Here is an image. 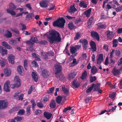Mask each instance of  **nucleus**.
<instances>
[{"label":"nucleus","mask_w":122,"mask_h":122,"mask_svg":"<svg viewBox=\"0 0 122 122\" xmlns=\"http://www.w3.org/2000/svg\"><path fill=\"white\" fill-rule=\"evenodd\" d=\"M44 36L47 37L48 40L51 44L55 43L56 42H59L61 40L60 33L54 30H49V35L46 34Z\"/></svg>","instance_id":"nucleus-1"},{"label":"nucleus","mask_w":122,"mask_h":122,"mask_svg":"<svg viewBox=\"0 0 122 122\" xmlns=\"http://www.w3.org/2000/svg\"><path fill=\"white\" fill-rule=\"evenodd\" d=\"M66 21L63 18H59L53 22V26H57L60 28L64 27Z\"/></svg>","instance_id":"nucleus-2"},{"label":"nucleus","mask_w":122,"mask_h":122,"mask_svg":"<svg viewBox=\"0 0 122 122\" xmlns=\"http://www.w3.org/2000/svg\"><path fill=\"white\" fill-rule=\"evenodd\" d=\"M62 67L61 65L59 63L55 64L53 70L55 74L59 73L62 70Z\"/></svg>","instance_id":"nucleus-3"},{"label":"nucleus","mask_w":122,"mask_h":122,"mask_svg":"<svg viewBox=\"0 0 122 122\" xmlns=\"http://www.w3.org/2000/svg\"><path fill=\"white\" fill-rule=\"evenodd\" d=\"M8 105V102L6 100H0V109H5Z\"/></svg>","instance_id":"nucleus-4"},{"label":"nucleus","mask_w":122,"mask_h":122,"mask_svg":"<svg viewBox=\"0 0 122 122\" xmlns=\"http://www.w3.org/2000/svg\"><path fill=\"white\" fill-rule=\"evenodd\" d=\"M79 42L82 43V46L83 47V50H86L87 48L88 42L87 40L85 39H81L79 40Z\"/></svg>","instance_id":"nucleus-5"},{"label":"nucleus","mask_w":122,"mask_h":122,"mask_svg":"<svg viewBox=\"0 0 122 122\" xmlns=\"http://www.w3.org/2000/svg\"><path fill=\"white\" fill-rule=\"evenodd\" d=\"M37 40V39L36 37L33 36L31 37L30 41H25V42L29 45H31L32 46H33L34 43H36Z\"/></svg>","instance_id":"nucleus-6"},{"label":"nucleus","mask_w":122,"mask_h":122,"mask_svg":"<svg viewBox=\"0 0 122 122\" xmlns=\"http://www.w3.org/2000/svg\"><path fill=\"white\" fill-rule=\"evenodd\" d=\"M91 36L94 38H95L97 41H99L100 40L99 36L97 32L94 31H92L91 32Z\"/></svg>","instance_id":"nucleus-7"},{"label":"nucleus","mask_w":122,"mask_h":122,"mask_svg":"<svg viewBox=\"0 0 122 122\" xmlns=\"http://www.w3.org/2000/svg\"><path fill=\"white\" fill-rule=\"evenodd\" d=\"M42 75L45 78L48 77L50 74V72L46 69H44L42 71Z\"/></svg>","instance_id":"nucleus-8"},{"label":"nucleus","mask_w":122,"mask_h":122,"mask_svg":"<svg viewBox=\"0 0 122 122\" xmlns=\"http://www.w3.org/2000/svg\"><path fill=\"white\" fill-rule=\"evenodd\" d=\"M10 83V81H8L5 82L4 84V91L6 92H8L10 91V88L9 86Z\"/></svg>","instance_id":"nucleus-9"},{"label":"nucleus","mask_w":122,"mask_h":122,"mask_svg":"<svg viewBox=\"0 0 122 122\" xmlns=\"http://www.w3.org/2000/svg\"><path fill=\"white\" fill-rule=\"evenodd\" d=\"M77 11V9L75 7L74 5H71L70 8L68 9V13H70L71 14H73L75 12Z\"/></svg>","instance_id":"nucleus-10"},{"label":"nucleus","mask_w":122,"mask_h":122,"mask_svg":"<svg viewBox=\"0 0 122 122\" xmlns=\"http://www.w3.org/2000/svg\"><path fill=\"white\" fill-rule=\"evenodd\" d=\"M8 60L9 63L13 64L14 63V60L15 57L12 54H10L9 55L8 57Z\"/></svg>","instance_id":"nucleus-11"},{"label":"nucleus","mask_w":122,"mask_h":122,"mask_svg":"<svg viewBox=\"0 0 122 122\" xmlns=\"http://www.w3.org/2000/svg\"><path fill=\"white\" fill-rule=\"evenodd\" d=\"M55 75L57 79L59 80H62L65 79V76L62 73H56Z\"/></svg>","instance_id":"nucleus-12"},{"label":"nucleus","mask_w":122,"mask_h":122,"mask_svg":"<svg viewBox=\"0 0 122 122\" xmlns=\"http://www.w3.org/2000/svg\"><path fill=\"white\" fill-rule=\"evenodd\" d=\"M103 55L102 54H99L97 60V64L100 65L101 63L103 61Z\"/></svg>","instance_id":"nucleus-13"},{"label":"nucleus","mask_w":122,"mask_h":122,"mask_svg":"<svg viewBox=\"0 0 122 122\" xmlns=\"http://www.w3.org/2000/svg\"><path fill=\"white\" fill-rule=\"evenodd\" d=\"M91 46L92 49V52H94L96 51V43L93 41H92L90 42Z\"/></svg>","instance_id":"nucleus-14"},{"label":"nucleus","mask_w":122,"mask_h":122,"mask_svg":"<svg viewBox=\"0 0 122 122\" xmlns=\"http://www.w3.org/2000/svg\"><path fill=\"white\" fill-rule=\"evenodd\" d=\"M17 70L18 73L21 76H23L24 74V70L23 67L21 66H19L17 67Z\"/></svg>","instance_id":"nucleus-15"},{"label":"nucleus","mask_w":122,"mask_h":122,"mask_svg":"<svg viewBox=\"0 0 122 122\" xmlns=\"http://www.w3.org/2000/svg\"><path fill=\"white\" fill-rule=\"evenodd\" d=\"M41 7L43 8H46L48 7V4L47 3L46 1L45 0H42L39 3Z\"/></svg>","instance_id":"nucleus-16"},{"label":"nucleus","mask_w":122,"mask_h":122,"mask_svg":"<svg viewBox=\"0 0 122 122\" xmlns=\"http://www.w3.org/2000/svg\"><path fill=\"white\" fill-rule=\"evenodd\" d=\"M77 75V73L75 72H71L68 75V79L69 80L72 79L75 77Z\"/></svg>","instance_id":"nucleus-17"},{"label":"nucleus","mask_w":122,"mask_h":122,"mask_svg":"<svg viewBox=\"0 0 122 122\" xmlns=\"http://www.w3.org/2000/svg\"><path fill=\"white\" fill-rule=\"evenodd\" d=\"M14 81L15 83L18 85L19 86H20L21 85V82L20 80L19 76H16L15 77Z\"/></svg>","instance_id":"nucleus-18"},{"label":"nucleus","mask_w":122,"mask_h":122,"mask_svg":"<svg viewBox=\"0 0 122 122\" xmlns=\"http://www.w3.org/2000/svg\"><path fill=\"white\" fill-rule=\"evenodd\" d=\"M97 25L99 29H105L107 27L106 25L105 24H103L102 22L99 23Z\"/></svg>","instance_id":"nucleus-19"},{"label":"nucleus","mask_w":122,"mask_h":122,"mask_svg":"<svg viewBox=\"0 0 122 122\" xmlns=\"http://www.w3.org/2000/svg\"><path fill=\"white\" fill-rule=\"evenodd\" d=\"M120 72L119 70L115 68H114L112 69V73L114 75H119Z\"/></svg>","instance_id":"nucleus-20"},{"label":"nucleus","mask_w":122,"mask_h":122,"mask_svg":"<svg viewBox=\"0 0 122 122\" xmlns=\"http://www.w3.org/2000/svg\"><path fill=\"white\" fill-rule=\"evenodd\" d=\"M7 50L4 49L3 47L0 46V52L1 53L2 56L6 55L7 54Z\"/></svg>","instance_id":"nucleus-21"},{"label":"nucleus","mask_w":122,"mask_h":122,"mask_svg":"<svg viewBox=\"0 0 122 122\" xmlns=\"http://www.w3.org/2000/svg\"><path fill=\"white\" fill-rule=\"evenodd\" d=\"M44 115L47 119H49L51 118L52 114L51 113L45 112L44 113Z\"/></svg>","instance_id":"nucleus-22"},{"label":"nucleus","mask_w":122,"mask_h":122,"mask_svg":"<svg viewBox=\"0 0 122 122\" xmlns=\"http://www.w3.org/2000/svg\"><path fill=\"white\" fill-rule=\"evenodd\" d=\"M34 80L37 82L38 81V77L37 74L34 72H32L31 74Z\"/></svg>","instance_id":"nucleus-23"},{"label":"nucleus","mask_w":122,"mask_h":122,"mask_svg":"<svg viewBox=\"0 0 122 122\" xmlns=\"http://www.w3.org/2000/svg\"><path fill=\"white\" fill-rule=\"evenodd\" d=\"M15 120L17 121H20L22 120L21 117L17 116V117L14 118V119L8 120L7 122H15Z\"/></svg>","instance_id":"nucleus-24"},{"label":"nucleus","mask_w":122,"mask_h":122,"mask_svg":"<svg viewBox=\"0 0 122 122\" xmlns=\"http://www.w3.org/2000/svg\"><path fill=\"white\" fill-rule=\"evenodd\" d=\"M72 85L76 88H78L80 86L79 84L78 83L77 79L74 80L72 82Z\"/></svg>","instance_id":"nucleus-25"},{"label":"nucleus","mask_w":122,"mask_h":122,"mask_svg":"<svg viewBox=\"0 0 122 122\" xmlns=\"http://www.w3.org/2000/svg\"><path fill=\"white\" fill-rule=\"evenodd\" d=\"M4 75L5 76H9L11 74V72L10 70L5 69L4 71Z\"/></svg>","instance_id":"nucleus-26"},{"label":"nucleus","mask_w":122,"mask_h":122,"mask_svg":"<svg viewBox=\"0 0 122 122\" xmlns=\"http://www.w3.org/2000/svg\"><path fill=\"white\" fill-rule=\"evenodd\" d=\"M98 70L95 66H93L91 69V72L93 75H94L97 72Z\"/></svg>","instance_id":"nucleus-27"},{"label":"nucleus","mask_w":122,"mask_h":122,"mask_svg":"<svg viewBox=\"0 0 122 122\" xmlns=\"http://www.w3.org/2000/svg\"><path fill=\"white\" fill-rule=\"evenodd\" d=\"M68 26L69 28L71 30L75 29L76 28V26H74L73 23L72 22L69 23L68 25Z\"/></svg>","instance_id":"nucleus-28"},{"label":"nucleus","mask_w":122,"mask_h":122,"mask_svg":"<svg viewBox=\"0 0 122 122\" xmlns=\"http://www.w3.org/2000/svg\"><path fill=\"white\" fill-rule=\"evenodd\" d=\"M50 107L51 108H54L56 107V102L54 100H52L50 104Z\"/></svg>","instance_id":"nucleus-29"},{"label":"nucleus","mask_w":122,"mask_h":122,"mask_svg":"<svg viewBox=\"0 0 122 122\" xmlns=\"http://www.w3.org/2000/svg\"><path fill=\"white\" fill-rule=\"evenodd\" d=\"M32 56L36 59L39 61H40L41 59L39 55L38 54H37L36 53H34L32 54Z\"/></svg>","instance_id":"nucleus-30"},{"label":"nucleus","mask_w":122,"mask_h":122,"mask_svg":"<svg viewBox=\"0 0 122 122\" xmlns=\"http://www.w3.org/2000/svg\"><path fill=\"white\" fill-rule=\"evenodd\" d=\"M6 11L8 13L12 15H15L16 14L14 10L7 9H6Z\"/></svg>","instance_id":"nucleus-31"},{"label":"nucleus","mask_w":122,"mask_h":122,"mask_svg":"<svg viewBox=\"0 0 122 122\" xmlns=\"http://www.w3.org/2000/svg\"><path fill=\"white\" fill-rule=\"evenodd\" d=\"M91 11V9L89 8V9L84 12V14L86 15L87 17L90 16Z\"/></svg>","instance_id":"nucleus-32"},{"label":"nucleus","mask_w":122,"mask_h":122,"mask_svg":"<svg viewBox=\"0 0 122 122\" xmlns=\"http://www.w3.org/2000/svg\"><path fill=\"white\" fill-rule=\"evenodd\" d=\"M87 76V72L86 70H85L82 74V75L80 77V78L82 80H83L86 78Z\"/></svg>","instance_id":"nucleus-33"},{"label":"nucleus","mask_w":122,"mask_h":122,"mask_svg":"<svg viewBox=\"0 0 122 122\" xmlns=\"http://www.w3.org/2000/svg\"><path fill=\"white\" fill-rule=\"evenodd\" d=\"M2 45L7 49H10L11 48V47L9 44L5 41L2 42Z\"/></svg>","instance_id":"nucleus-34"},{"label":"nucleus","mask_w":122,"mask_h":122,"mask_svg":"<svg viewBox=\"0 0 122 122\" xmlns=\"http://www.w3.org/2000/svg\"><path fill=\"white\" fill-rule=\"evenodd\" d=\"M6 32L4 35L7 38H9L12 36V34L8 30H6Z\"/></svg>","instance_id":"nucleus-35"},{"label":"nucleus","mask_w":122,"mask_h":122,"mask_svg":"<svg viewBox=\"0 0 122 122\" xmlns=\"http://www.w3.org/2000/svg\"><path fill=\"white\" fill-rule=\"evenodd\" d=\"M62 99V97L60 96H58L56 97V103L60 104L61 102Z\"/></svg>","instance_id":"nucleus-36"},{"label":"nucleus","mask_w":122,"mask_h":122,"mask_svg":"<svg viewBox=\"0 0 122 122\" xmlns=\"http://www.w3.org/2000/svg\"><path fill=\"white\" fill-rule=\"evenodd\" d=\"M34 16V13H31L27 15L26 16V18H28L29 19H32Z\"/></svg>","instance_id":"nucleus-37"},{"label":"nucleus","mask_w":122,"mask_h":122,"mask_svg":"<svg viewBox=\"0 0 122 122\" xmlns=\"http://www.w3.org/2000/svg\"><path fill=\"white\" fill-rule=\"evenodd\" d=\"M95 86L94 84H93L90 87H89L86 91V92L87 93H89L91 92L93 88Z\"/></svg>","instance_id":"nucleus-38"},{"label":"nucleus","mask_w":122,"mask_h":122,"mask_svg":"<svg viewBox=\"0 0 122 122\" xmlns=\"http://www.w3.org/2000/svg\"><path fill=\"white\" fill-rule=\"evenodd\" d=\"M85 2L84 1H82L80 2L79 5L81 7H82L83 8H86L87 7V5L85 4Z\"/></svg>","instance_id":"nucleus-39"},{"label":"nucleus","mask_w":122,"mask_h":122,"mask_svg":"<svg viewBox=\"0 0 122 122\" xmlns=\"http://www.w3.org/2000/svg\"><path fill=\"white\" fill-rule=\"evenodd\" d=\"M41 54L42 56V58L46 60L48 59V55L46 52V54L44 53L43 52H41Z\"/></svg>","instance_id":"nucleus-40"},{"label":"nucleus","mask_w":122,"mask_h":122,"mask_svg":"<svg viewBox=\"0 0 122 122\" xmlns=\"http://www.w3.org/2000/svg\"><path fill=\"white\" fill-rule=\"evenodd\" d=\"M9 9L10 10H14L16 8V7L12 3H10L9 4Z\"/></svg>","instance_id":"nucleus-41"},{"label":"nucleus","mask_w":122,"mask_h":122,"mask_svg":"<svg viewBox=\"0 0 122 122\" xmlns=\"http://www.w3.org/2000/svg\"><path fill=\"white\" fill-rule=\"evenodd\" d=\"M70 51L72 54L75 53L77 51V50H76V48L74 47H70Z\"/></svg>","instance_id":"nucleus-42"},{"label":"nucleus","mask_w":122,"mask_h":122,"mask_svg":"<svg viewBox=\"0 0 122 122\" xmlns=\"http://www.w3.org/2000/svg\"><path fill=\"white\" fill-rule=\"evenodd\" d=\"M31 107V105H29L26 108V115L27 116H28L30 114V108Z\"/></svg>","instance_id":"nucleus-43"},{"label":"nucleus","mask_w":122,"mask_h":122,"mask_svg":"<svg viewBox=\"0 0 122 122\" xmlns=\"http://www.w3.org/2000/svg\"><path fill=\"white\" fill-rule=\"evenodd\" d=\"M11 30L16 34L18 35L20 33L19 30L16 28L11 29Z\"/></svg>","instance_id":"nucleus-44"},{"label":"nucleus","mask_w":122,"mask_h":122,"mask_svg":"<svg viewBox=\"0 0 122 122\" xmlns=\"http://www.w3.org/2000/svg\"><path fill=\"white\" fill-rule=\"evenodd\" d=\"M7 62L6 61L0 60V64L2 67H4L5 66Z\"/></svg>","instance_id":"nucleus-45"},{"label":"nucleus","mask_w":122,"mask_h":122,"mask_svg":"<svg viewBox=\"0 0 122 122\" xmlns=\"http://www.w3.org/2000/svg\"><path fill=\"white\" fill-rule=\"evenodd\" d=\"M80 36L81 35L80 33L78 32L76 33L75 34V36L74 37L75 40H76L78 39Z\"/></svg>","instance_id":"nucleus-46"},{"label":"nucleus","mask_w":122,"mask_h":122,"mask_svg":"<svg viewBox=\"0 0 122 122\" xmlns=\"http://www.w3.org/2000/svg\"><path fill=\"white\" fill-rule=\"evenodd\" d=\"M17 41L16 40H10L9 41V43L10 44L12 45H15L16 44Z\"/></svg>","instance_id":"nucleus-47"},{"label":"nucleus","mask_w":122,"mask_h":122,"mask_svg":"<svg viewBox=\"0 0 122 122\" xmlns=\"http://www.w3.org/2000/svg\"><path fill=\"white\" fill-rule=\"evenodd\" d=\"M18 110V109L17 107H15L11 109L9 111V112L11 113L12 112H16Z\"/></svg>","instance_id":"nucleus-48"},{"label":"nucleus","mask_w":122,"mask_h":122,"mask_svg":"<svg viewBox=\"0 0 122 122\" xmlns=\"http://www.w3.org/2000/svg\"><path fill=\"white\" fill-rule=\"evenodd\" d=\"M38 43L42 45H46L48 43V41L46 40H41L38 42Z\"/></svg>","instance_id":"nucleus-49"},{"label":"nucleus","mask_w":122,"mask_h":122,"mask_svg":"<svg viewBox=\"0 0 122 122\" xmlns=\"http://www.w3.org/2000/svg\"><path fill=\"white\" fill-rule=\"evenodd\" d=\"M27 61V60L26 59L24 61V67L25 69L26 70L27 69L28 66Z\"/></svg>","instance_id":"nucleus-50"},{"label":"nucleus","mask_w":122,"mask_h":122,"mask_svg":"<svg viewBox=\"0 0 122 122\" xmlns=\"http://www.w3.org/2000/svg\"><path fill=\"white\" fill-rule=\"evenodd\" d=\"M20 86H19L16 83H15V84H11L10 85V87L12 89H14L15 87H19Z\"/></svg>","instance_id":"nucleus-51"},{"label":"nucleus","mask_w":122,"mask_h":122,"mask_svg":"<svg viewBox=\"0 0 122 122\" xmlns=\"http://www.w3.org/2000/svg\"><path fill=\"white\" fill-rule=\"evenodd\" d=\"M96 77L95 76L92 77L90 78V82L92 83L93 81H95L96 79Z\"/></svg>","instance_id":"nucleus-52"},{"label":"nucleus","mask_w":122,"mask_h":122,"mask_svg":"<svg viewBox=\"0 0 122 122\" xmlns=\"http://www.w3.org/2000/svg\"><path fill=\"white\" fill-rule=\"evenodd\" d=\"M48 55L49 56H53L54 55V52L52 51H48L47 52Z\"/></svg>","instance_id":"nucleus-53"},{"label":"nucleus","mask_w":122,"mask_h":122,"mask_svg":"<svg viewBox=\"0 0 122 122\" xmlns=\"http://www.w3.org/2000/svg\"><path fill=\"white\" fill-rule=\"evenodd\" d=\"M116 93L115 92H113L109 95V97L111 99H113Z\"/></svg>","instance_id":"nucleus-54"},{"label":"nucleus","mask_w":122,"mask_h":122,"mask_svg":"<svg viewBox=\"0 0 122 122\" xmlns=\"http://www.w3.org/2000/svg\"><path fill=\"white\" fill-rule=\"evenodd\" d=\"M115 55L117 56H119L121 54V52L119 50H117L115 51Z\"/></svg>","instance_id":"nucleus-55"},{"label":"nucleus","mask_w":122,"mask_h":122,"mask_svg":"<svg viewBox=\"0 0 122 122\" xmlns=\"http://www.w3.org/2000/svg\"><path fill=\"white\" fill-rule=\"evenodd\" d=\"M55 88L54 87H52L49 90L47 91V92L48 93H52L53 92Z\"/></svg>","instance_id":"nucleus-56"},{"label":"nucleus","mask_w":122,"mask_h":122,"mask_svg":"<svg viewBox=\"0 0 122 122\" xmlns=\"http://www.w3.org/2000/svg\"><path fill=\"white\" fill-rule=\"evenodd\" d=\"M81 22H82V20L80 18L78 19H76L74 21L75 23L76 24L80 23Z\"/></svg>","instance_id":"nucleus-57"},{"label":"nucleus","mask_w":122,"mask_h":122,"mask_svg":"<svg viewBox=\"0 0 122 122\" xmlns=\"http://www.w3.org/2000/svg\"><path fill=\"white\" fill-rule=\"evenodd\" d=\"M24 112V110H20L18 112V114L19 115H21L23 114Z\"/></svg>","instance_id":"nucleus-58"},{"label":"nucleus","mask_w":122,"mask_h":122,"mask_svg":"<svg viewBox=\"0 0 122 122\" xmlns=\"http://www.w3.org/2000/svg\"><path fill=\"white\" fill-rule=\"evenodd\" d=\"M94 90H95L96 91H97L99 89H100V86L99 85V84H97L95 86H94Z\"/></svg>","instance_id":"nucleus-59"},{"label":"nucleus","mask_w":122,"mask_h":122,"mask_svg":"<svg viewBox=\"0 0 122 122\" xmlns=\"http://www.w3.org/2000/svg\"><path fill=\"white\" fill-rule=\"evenodd\" d=\"M62 89L63 91L65 93H68L69 92L68 90L65 87H62Z\"/></svg>","instance_id":"nucleus-60"},{"label":"nucleus","mask_w":122,"mask_h":122,"mask_svg":"<svg viewBox=\"0 0 122 122\" xmlns=\"http://www.w3.org/2000/svg\"><path fill=\"white\" fill-rule=\"evenodd\" d=\"M115 10L117 12H119L122 10V6L117 7Z\"/></svg>","instance_id":"nucleus-61"},{"label":"nucleus","mask_w":122,"mask_h":122,"mask_svg":"<svg viewBox=\"0 0 122 122\" xmlns=\"http://www.w3.org/2000/svg\"><path fill=\"white\" fill-rule=\"evenodd\" d=\"M37 106L39 107L40 108H42L43 107L44 105L41 102H39L37 104Z\"/></svg>","instance_id":"nucleus-62"},{"label":"nucleus","mask_w":122,"mask_h":122,"mask_svg":"<svg viewBox=\"0 0 122 122\" xmlns=\"http://www.w3.org/2000/svg\"><path fill=\"white\" fill-rule=\"evenodd\" d=\"M114 36V35L113 34V32H112L110 35H109L107 37L108 39H112L113 37Z\"/></svg>","instance_id":"nucleus-63"},{"label":"nucleus","mask_w":122,"mask_h":122,"mask_svg":"<svg viewBox=\"0 0 122 122\" xmlns=\"http://www.w3.org/2000/svg\"><path fill=\"white\" fill-rule=\"evenodd\" d=\"M103 49L107 51L108 50V46L107 45L104 44L103 46Z\"/></svg>","instance_id":"nucleus-64"}]
</instances>
